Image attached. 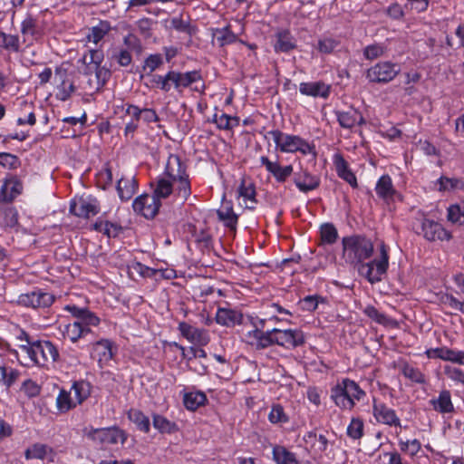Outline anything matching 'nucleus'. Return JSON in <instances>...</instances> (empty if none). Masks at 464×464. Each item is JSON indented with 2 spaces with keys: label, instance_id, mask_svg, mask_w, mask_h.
I'll list each match as a JSON object with an SVG mask.
<instances>
[{
  "label": "nucleus",
  "instance_id": "nucleus-27",
  "mask_svg": "<svg viewBox=\"0 0 464 464\" xmlns=\"http://www.w3.org/2000/svg\"><path fill=\"white\" fill-rule=\"evenodd\" d=\"M218 218L231 231H236L238 216L235 214L231 202H227L217 211Z\"/></svg>",
  "mask_w": 464,
  "mask_h": 464
},
{
  "label": "nucleus",
  "instance_id": "nucleus-33",
  "mask_svg": "<svg viewBox=\"0 0 464 464\" xmlns=\"http://www.w3.org/2000/svg\"><path fill=\"white\" fill-rule=\"evenodd\" d=\"M273 459L276 464H299L295 453L289 451L283 446L274 447Z\"/></svg>",
  "mask_w": 464,
  "mask_h": 464
},
{
  "label": "nucleus",
  "instance_id": "nucleus-43",
  "mask_svg": "<svg viewBox=\"0 0 464 464\" xmlns=\"http://www.w3.org/2000/svg\"><path fill=\"white\" fill-rule=\"evenodd\" d=\"M320 235L323 244L333 245L338 238V231L332 223L323 224L320 227Z\"/></svg>",
  "mask_w": 464,
  "mask_h": 464
},
{
  "label": "nucleus",
  "instance_id": "nucleus-39",
  "mask_svg": "<svg viewBox=\"0 0 464 464\" xmlns=\"http://www.w3.org/2000/svg\"><path fill=\"white\" fill-rule=\"evenodd\" d=\"M128 417L140 430L149 432L150 428V419L142 411L131 409L128 413Z\"/></svg>",
  "mask_w": 464,
  "mask_h": 464
},
{
  "label": "nucleus",
  "instance_id": "nucleus-32",
  "mask_svg": "<svg viewBox=\"0 0 464 464\" xmlns=\"http://www.w3.org/2000/svg\"><path fill=\"white\" fill-rule=\"evenodd\" d=\"M304 440L306 443H311L312 448L319 453H323L328 449L329 440L323 434L317 436L314 430L305 433Z\"/></svg>",
  "mask_w": 464,
  "mask_h": 464
},
{
  "label": "nucleus",
  "instance_id": "nucleus-6",
  "mask_svg": "<svg viewBox=\"0 0 464 464\" xmlns=\"http://www.w3.org/2000/svg\"><path fill=\"white\" fill-rule=\"evenodd\" d=\"M160 206V201L146 193L140 195L132 202L134 212L147 219H153L159 213Z\"/></svg>",
  "mask_w": 464,
  "mask_h": 464
},
{
  "label": "nucleus",
  "instance_id": "nucleus-12",
  "mask_svg": "<svg viewBox=\"0 0 464 464\" xmlns=\"http://www.w3.org/2000/svg\"><path fill=\"white\" fill-rule=\"evenodd\" d=\"M90 436L93 440H99L101 442L107 444H117L118 442L123 444L127 440L125 431L118 427L96 429Z\"/></svg>",
  "mask_w": 464,
  "mask_h": 464
},
{
  "label": "nucleus",
  "instance_id": "nucleus-25",
  "mask_svg": "<svg viewBox=\"0 0 464 464\" xmlns=\"http://www.w3.org/2000/svg\"><path fill=\"white\" fill-rule=\"evenodd\" d=\"M429 402L434 411L441 414L452 413L455 411L450 392L448 390H442L438 398H433Z\"/></svg>",
  "mask_w": 464,
  "mask_h": 464
},
{
  "label": "nucleus",
  "instance_id": "nucleus-51",
  "mask_svg": "<svg viewBox=\"0 0 464 464\" xmlns=\"http://www.w3.org/2000/svg\"><path fill=\"white\" fill-rule=\"evenodd\" d=\"M0 38H2V47L5 50L17 53L20 51L19 36L16 34H7L5 33H0Z\"/></svg>",
  "mask_w": 464,
  "mask_h": 464
},
{
  "label": "nucleus",
  "instance_id": "nucleus-41",
  "mask_svg": "<svg viewBox=\"0 0 464 464\" xmlns=\"http://www.w3.org/2000/svg\"><path fill=\"white\" fill-rule=\"evenodd\" d=\"M48 451L52 452L53 449L45 444L34 443L30 448L26 449L24 457L26 459H44Z\"/></svg>",
  "mask_w": 464,
  "mask_h": 464
},
{
  "label": "nucleus",
  "instance_id": "nucleus-3",
  "mask_svg": "<svg viewBox=\"0 0 464 464\" xmlns=\"http://www.w3.org/2000/svg\"><path fill=\"white\" fill-rule=\"evenodd\" d=\"M266 135L274 140L282 152L294 153L299 151L303 155L312 154L314 159L317 156L315 146L308 143L300 136L286 134L279 130H270Z\"/></svg>",
  "mask_w": 464,
  "mask_h": 464
},
{
  "label": "nucleus",
  "instance_id": "nucleus-16",
  "mask_svg": "<svg viewBox=\"0 0 464 464\" xmlns=\"http://www.w3.org/2000/svg\"><path fill=\"white\" fill-rule=\"evenodd\" d=\"M23 191V183L15 175H9L5 178L1 186L0 193L3 201L10 202L14 200Z\"/></svg>",
  "mask_w": 464,
  "mask_h": 464
},
{
  "label": "nucleus",
  "instance_id": "nucleus-48",
  "mask_svg": "<svg viewBox=\"0 0 464 464\" xmlns=\"http://www.w3.org/2000/svg\"><path fill=\"white\" fill-rule=\"evenodd\" d=\"M448 220L453 224H464V203L451 205L448 208Z\"/></svg>",
  "mask_w": 464,
  "mask_h": 464
},
{
  "label": "nucleus",
  "instance_id": "nucleus-38",
  "mask_svg": "<svg viewBox=\"0 0 464 464\" xmlns=\"http://www.w3.org/2000/svg\"><path fill=\"white\" fill-rule=\"evenodd\" d=\"M73 392L75 403L81 404L91 394V384L84 381L74 382L72 386Z\"/></svg>",
  "mask_w": 464,
  "mask_h": 464
},
{
  "label": "nucleus",
  "instance_id": "nucleus-42",
  "mask_svg": "<svg viewBox=\"0 0 464 464\" xmlns=\"http://www.w3.org/2000/svg\"><path fill=\"white\" fill-rule=\"evenodd\" d=\"M0 224L6 228L15 227L18 225L17 210L13 207L5 208L0 213Z\"/></svg>",
  "mask_w": 464,
  "mask_h": 464
},
{
  "label": "nucleus",
  "instance_id": "nucleus-21",
  "mask_svg": "<svg viewBox=\"0 0 464 464\" xmlns=\"http://www.w3.org/2000/svg\"><path fill=\"white\" fill-rule=\"evenodd\" d=\"M21 34L24 37L30 35L33 39L37 40L44 34V26L40 24L37 16L27 13L21 23Z\"/></svg>",
  "mask_w": 464,
  "mask_h": 464
},
{
  "label": "nucleus",
  "instance_id": "nucleus-50",
  "mask_svg": "<svg viewBox=\"0 0 464 464\" xmlns=\"http://www.w3.org/2000/svg\"><path fill=\"white\" fill-rule=\"evenodd\" d=\"M364 424L360 418H353L347 427V435L353 440H359L363 436Z\"/></svg>",
  "mask_w": 464,
  "mask_h": 464
},
{
  "label": "nucleus",
  "instance_id": "nucleus-7",
  "mask_svg": "<svg viewBox=\"0 0 464 464\" xmlns=\"http://www.w3.org/2000/svg\"><path fill=\"white\" fill-rule=\"evenodd\" d=\"M55 296L41 289L34 290L30 293L22 294L18 297V303L26 307L47 308L53 304Z\"/></svg>",
  "mask_w": 464,
  "mask_h": 464
},
{
  "label": "nucleus",
  "instance_id": "nucleus-55",
  "mask_svg": "<svg viewBox=\"0 0 464 464\" xmlns=\"http://www.w3.org/2000/svg\"><path fill=\"white\" fill-rule=\"evenodd\" d=\"M402 374L411 382L423 384L426 382L425 375L417 368L405 364L401 370Z\"/></svg>",
  "mask_w": 464,
  "mask_h": 464
},
{
  "label": "nucleus",
  "instance_id": "nucleus-49",
  "mask_svg": "<svg viewBox=\"0 0 464 464\" xmlns=\"http://www.w3.org/2000/svg\"><path fill=\"white\" fill-rule=\"evenodd\" d=\"M217 41L220 47L234 44L237 41V36L230 30L229 26L217 29Z\"/></svg>",
  "mask_w": 464,
  "mask_h": 464
},
{
  "label": "nucleus",
  "instance_id": "nucleus-31",
  "mask_svg": "<svg viewBox=\"0 0 464 464\" xmlns=\"http://www.w3.org/2000/svg\"><path fill=\"white\" fill-rule=\"evenodd\" d=\"M208 402L207 395L203 392H189L184 393L183 403L189 411H196Z\"/></svg>",
  "mask_w": 464,
  "mask_h": 464
},
{
  "label": "nucleus",
  "instance_id": "nucleus-9",
  "mask_svg": "<svg viewBox=\"0 0 464 464\" xmlns=\"http://www.w3.org/2000/svg\"><path fill=\"white\" fill-rule=\"evenodd\" d=\"M276 344L285 348H295L304 343V335L301 330H280L275 333Z\"/></svg>",
  "mask_w": 464,
  "mask_h": 464
},
{
  "label": "nucleus",
  "instance_id": "nucleus-19",
  "mask_svg": "<svg viewBox=\"0 0 464 464\" xmlns=\"http://www.w3.org/2000/svg\"><path fill=\"white\" fill-rule=\"evenodd\" d=\"M179 81L181 92L188 87H191L192 91L198 92H203L205 90V83L202 82L200 71L179 72Z\"/></svg>",
  "mask_w": 464,
  "mask_h": 464
},
{
  "label": "nucleus",
  "instance_id": "nucleus-52",
  "mask_svg": "<svg viewBox=\"0 0 464 464\" xmlns=\"http://www.w3.org/2000/svg\"><path fill=\"white\" fill-rule=\"evenodd\" d=\"M268 420L273 424L286 423L289 420L284 408L280 404H274L268 414Z\"/></svg>",
  "mask_w": 464,
  "mask_h": 464
},
{
  "label": "nucleus",
  "instance_id": "nucleus-56",
  "mask_svg": "<svg viewBox=\"0 0 464 464\" xmlns=\"http://www.w3.org/2000/svg\"><path fill=\"white\" fill-rule=\"evenodd\" d=\"M174 345L179 350L181 351V356L183 359H185L188 362V363L194 362L195 359H197V358H206L207 357V353L201 348L190 347L189 353H191V356H186L185 347H183L182 345H180L177 343H174Z\"/></svg>",
  "mask_w": 464,
  "mask_h": 464
},
{
  "label": "nucleus",
  "instance_id": "nucleus-23",
  "mask_svg": "<svg viewBox=\"0 0 464 464\" xmlns=\"http://www.w3.org/2000/svg\"><path fill=\"white\" fill-rule=\"evenodd\" d=\"M72 315L76 318L80 324L88 327L90 325L96 326L100 324V318L87 308H81L76 305H67L65 307Z\"/></svg>",
  "mask_w": 464,
  "mask_h": 464
},
{
  "label": "nucleus",
  "instance_id": "nucleus-2",
  "mask_svg": "<svg viewBox=\"0 0 464 464\" xmlns=\"http://www.w3.org/2000/svg\"><path fill=\"white\" fill-rule=\"evenodd\" d=\"M164 174L172 180V183H178L177 195L186 201L191 195V186L187 173V166L178 155H169Z\"/></svg>",
  "mask_w": 464,
  "mask_h": 464
},
{
  "label": "nucleus",
  "instance_id": "nucleus-45",
  "mask_svg": "<svg viewBox=\"0 0 464 464\" xmlns=\"http://www.w3.org/2000/svg\"><path fill=\"white\" fill-rule=\"evenodd\" d=\"M295 48V44L293 43L289 33L285 31L277 34V41L275 44L276 52L287 53Z\"/></svg>",
  "mask_w": 464,
  "mask_h": 464
},
{
  "label": "nucleus",
  "instance_id": "nucleus-26",
  "mask_svg": "<svg viewBox=\"0 0 464 464\" xmlns=\"http://www.w3.org/2000/svg\"><path fill=\"white\" fill-rule=\"evenodd\" d=\"M117 192L120 198L123 201H127L132 198L138 188V182L135 177L130 179L121 178L117 182Z\"/></svg>",
  "mask_w": 464,
  "mask_h": 464
},
{
  "label": "nucleus",
  "instance_id": "nucleus-36",
  "mask_svg": "<svg viewBox=\"0 0 464 464\" xmlns=\"http://www.w3.org/2000/svg\"><path fill=\"white\" fill-rule=\"evenodd\" d=\"M107 54L111 60L116 61L122 67L129 66L132 62L130 52L124 48H111L108 51Z\"/></svg>",
  "mask_w": 464,
  "mask_h": 464
},
{
  "label": "nucleus",
  "instance_id": "nucleus-8",
  "mask_svg": "<svg viewBox=\"0 0 464 464\" xmlns=\"http://www.w3.org/2000/svg\"><path fill=\"white\" fill-rule=\"evenodd\" d=\"M70 212L79 218H90L100 212V204L96 198L81 197L71 202Z\"/></svg>",
  "mask_w": 464,
  "mask_h": 464
},
{
  "label": "nucleus",
  "instance_id": "nucleus-5",
  "mask_svg": "<svg viewBox=\"0 0 464 464\" xmlns=\"http://www.w3.org/2000/svg\"><path fill=\"white\" fill-rule=\"evenodd\" d=\"M400 72L399 64L392 62H380L367 70L366 78L371 82L387 83L392 81Z\"/></svg>",
  "mask_w": 464,
  "mask_h": 464
},
{
  "label": "nucleus",
  "instance_id": "nucleus-11",
  "mask_svg": "<svg viewBox=\"0 0 464 464\" xmlns=\"http://www.w3.org/2000/svg\"><path fill=\"white\" fill-rule=\"evenodd\" d=\"M420 228L424 238L429 241L449 240L451 237L450 234L440 223L429 218L421 220Z\"/></svg>",
  "mask_w": 464,
  "mask_h": 464
},
{
  "label": "nucleus",
  "instance_id": "nucleus-54",
  "mask_svg": "<svg viewBox=\"0 0 464 464\" xmlns=\"http://www.w3.org/2000/svg\"><path fill=\"white\" fill-rule=\"evenodd\" d=\"M443 372L450 381L455 384H461L464 386V371L453 365H445Z\"/></svg>",
  "mask_w": 464,
  "mask_h": 464
},
{
  "label": "nucleus",
  "instance_id": "nucleus-60",
  "mask_svg": "<svg viewBox=\"0 0 464 464\" xmlns=\"http://www.w3.org/2000/svg\"><path fill=\"white\" fill-rule=\"evenodd\" d=\"M150 77V88H158L164 92H169V86L167 82V74L159 75V74H150L147 75Z\"/></svg>",
  "mask_w": 464,
  "mask_h": 464
},
{
  "label": "nucleus",
  "instance_id": "nucleus-22",
  "mask_svg": "<svg viewBox=\"0 0 464 464\" xmlns=\"http://www.w3.org/2000/svg\"><path fill=\"white\" fill-rule=\"evenodd\" d=\"M216 322L223 326L234 327L243 323V314L235 309L219 307L216 314Z\"/></svg>",
  "mask_w": 464,
  "mask_h": 464
},
{
  "label": "nucleus",
  "instance_id": "nucleus-57",
  "mask_svg": "<svg viewBox=\"0 0 464 464\" xmlns=\"http://www.w3.org/2000/svg\"><path fill=\"white\" fill-rule=\"evenodd\" d=\"M324 298L320 295H307L300 300L299 304L304 311L313 312L318 307L320 302H324Z\"/></svg>",
  "mask_w": 464,
  "mask_h": 464
},
{
  "label": "nucleus",
  "instance_id": "nucleus-58",
  "mask_svg": "<svg viewBox=\"0 0 464 464\" xmlns=\"http://www.w3.org/2000/svg\"><path fill=\"white\" fill-rule=\"evenodd\" d=\"M0 165L9 169H15L21 165L20 159L11 153L0 152Z\"/></svg>",
  "mask_w": 464,
  "mask_h": 464
},
{
  "label": "nucleus",
  "instance_id": "nucleus-18",
  "mask_svg": "<svg viewBox=\"0 0 464 464\" xmlns=\"http://www.w3.org/2000/svg\"><path fill=\"white\" fill-rule=\"evenodd\" d=\"M179 331L183 337L191 343L201 345H205L208 343V336L205 330L198 329L186 322H180L179 324Z\"/></svg>",
  "mask_w": 464,
  "mask_h": 464
},
{
  "label": "nucleus",
  "instance_id": "nucleus-24",
  "mask_svg": "<svg viewBox=\"0 0 464 464\" xmlns=\"http://www.w3.org/2000/svg\"><path fill=\"white\" fill-rule=\"evenodd\" d=\"M300 92L313 97L327 98L330 94V86L324 82H310L300 83Z\"/></svg>",
  "mask_w": 464,
  "mask_h": 464
},
{
  "label": "nucleus",
  "instance_id": "nucleus-10",
  "mask_svg": "<svg viewBox=\"0 0 464 464\" xmlns=\"http://www.w3.org/2000/svg\"><path fill=\"white\" fill-rule=\"evenodd\" d=\"M266 322V319L260 320L259 324L261 328L256 327L255 330L248 333V337L253 338L256 341L255 346L257 350L265 349L276 344L275 333L277 332V328L263 331L262 329L265 327ZM252 344H254V343H252Z\"/></svg>",
  "mask_w": 464,
  "mask_h": 464
},
{
  "label": "nucleus",
  "instance_id": "nucleus-62",
  "mask_svg": "<svg viewBox=\"0 0 464 464\" xmlns=\"http://www.w3.org/2000/svg\"><path fill=\"white\" fill-rule=\"evenodd\" d=\"M97 183L103 189L112 184V172L109 167L104 168L97 174Z\"/></svg>",
  "mask_w": 464,
  "mask_h": 464
},
{
  "label": "nucleus",
  "instance_id": "nucleus-20",
  "mask_svg": "<svg viewBox=\"0 0 464 464\" xmlns=\"http://www.w3.org/2000/svg\"><path fill=\"white\" fill-rule=\"evenodd\" d=\"M334 164L338 177L350 184L352 188H356L358 187L357 179L341 154L337 153L334 156Z\"/></svg>",
  "mask_w": 464,
  "mask_h": 464
},
{
  "label": "nucleus",
  "instance_id": "nucleus-59",
  "mask_svg": "<svg viewBox=\"0 0 464 464\" xmlns=\"http://www.w3.org/2000/svg\"><path fill=\"white\" fill-rule=\"evenodd\" d=\"M440 190H448L455 188H462L464 183L461 179L457 178L440 177L439 179Z\"/></svg>",
  "mask_w": 464,
  "mask_h": 464
},
{
  "label": "nucleus",
  "instance_id": "nucleus-30",
  "mask_svg": "<svg viewBox=\"0 0 464 464\" xmlns=\"http://www.w3.org/2000/svg\"><path fill=\"white\" fill-rule=\"evenodd\" d=\"M331 398L340 408L351 410L354 406V401L349 397L340 383H337L331 389Z\"/></svg>",
  "mask_w": 464,
  "mask_h": 464
},
{
  "label": "nucleus",
  "instance_id": "nucleus-28",
  "mask_svg": "<svg viewBox=\"0 0 464 464\" xmlns=\"http://www.w3.org/2000/svg\"><path fill=\"white\" fill-rule=\"evenodd\" d=\"M92 357L97 359L100 362H108L112 359L111 343L109 340H100L92 346Z\"/></svg>",
  "mask_w": 464,
  "mask_h": 464
},
{
  "label": "nucleus",
  "instance_id": "nucleus-44",
  "mask_svg": "<svg viewBox=\"0 0 464 464\" xmlns=\"http://www.w3.org/2000/svg\"><path fill=\"white\" fill-rule=\"evenodd\" d=\"M339 383L353 401L354 399L360 401L365 395V392L354 381L344 379Z\"/></svg>",
  "mask_w": 464,
  "mask_h": 464
},
{
  "label": "nucleus",
  "instance_id": "nucleus-63",
  "mask_svg": "<svg viewBox=\"0 0 464 464\" xmlns=\"http://www.w3.org/2000/svg\"><path fill=\"white\" fill-rule=\"evenodd\" d=\"M163 63L160 54H150L144 62L143 70L150 69L147 75L152 72Z\"/></svg>",
  "mask_w": 464,
  "mask_h": 464
},
{
  "label": "nucleus",
  "instance_id": "nucleus-37",
  "mask_svg": "<svg viewBox=\"0 0 464 464\" xmlns=\"http://www.w3.org/2000/svg\"><path fill=\"white\" fill-rule=\"evenodd\" d=\"M153 426L160 433L172 434L179 430L178 425L175 422L159 414L153 416Z\"/></svg>",
  "mask_w": 464,
  "mask_h": 464
},
{
  "label": "nucleus",
  "instance_id": "nucleus-61",
  "mask_svg": "<svg viewBox=\"0 0 464 464\" xmlns=\"http://www.w3.org/2000/svg\"><path fill=\"white\" fill-rule=\"evenodd\" d=\"M363 313L369 318L380 324H386L387 317L384 314L380 313L373 305H367L363 309Z\"/></svg>",
  "mask_w": 464,
  "mask_h": 464
},
{
  "label": "nucleus",
  "instance_id": "nucleus-14",
  "mask_svg": "<svg viewBox=\"0 0 464 464\" xmlns=\"http://www.w3.org/2000/svg\"><path fill=\"white\" fill-rule=\"evenodd\" d=\"M336 119L343 129H352L356 124L359 126L366 123L362 112L353 107L347 111H335Z\"/></svg>",
  "mask_w": 464,
  "mask_h": 464
},
{
  "label": "nucleus",
  "instance_id": "nucleus-15",
  "mask_svg": "<svg viewBox=\"0 0 464 464\" xmlns=\"http://www.w3.org/2000/svg\"><path fill=\"white\" fill-rule=\"evenodd\" d=\"M294 183L301 192L307 193L318 188L321 180L318 176L313 175L307 169H301L295 173Z\"/></svg>",
  "mask_w": 464,
  "mask_h": 464
},
{
  "label": "nucleus",
  "instance_id": "nucleus-53",
  "mask_svg": "<svg viewBox=\"0 0 464 464\" xmlns=\"http://www.w3.org/2000/svg\"><path fill=\"white\" fill-rule=\"evenodd\" d=\"M123 44L125 45L126 50L129 52H133L137 55L141 54L143 51L141 41L133 34H128L123 38Z\"/></svg>",
  "mask_w": 464,
  "mask_h": 464
},
{
  "label": "nucleus",
  "instance_id": "nucleus-1",
  "mask_svg": "<svg viewBox=\"0 0 464 464\" xmlns=\"http://www.w3.org/2000/svg\"><path fill=\"white\" fill-rule=\"evenodd\" d=\"M343 256L346 263L358 266L359 272L371 283L374 284L382 280L389 267V254L384 243L381 244L380 258L369 259L373 254V243L364 235H351L343 237Z\"/></svg>",
  "mask_w": 464,
  "mask_h": 464
},
{
  "label": "nucleus",
  "instance_id": "nucleus-35",
  "mask_svg": "<svg viewBox=\"0 0 464 464\" xmlns=\"http://www.w3.org/2000/svg\"><path fill=\"white\" fill-rule=\"evenodd\" d=\"M173 192V184L170 179L160 178L156 182V187L152 196L159 201L161 198H167Z\"/></svg>",
  "mask_w": 464,
  "mask_h": 464
},
{
  "label": "nucleus",
  "instance_id": "nucleus-17",
  "mask_svg": "<svg viewBox=\"0 0 464 464\" xmlns=\"http://www.w3.org/2000/svg\"><path fill=\"white\" fill-rule=\"evenodd\" d=\"M260 161L279 183L285 182L293 174L292 165L281 166L277 161H271L266 156H262Z\"/></svg>",
  "mask_w": 464,
  "mask_h": 464
},
{
  "label": "nucleus",
  "instance_id": "nucleus-46",
  "mask_svg": "<svg viewBox=\"0 0 464 464\" xmlns=\"http://www.w3.org/2000/svg\"><path fill=\"white\" fill-rule=\"evenodd\" d=\"M57 409L60 412H66L76 406V403L71 397V393L65 390H61L56 399Z\"/></svg>",
  "mask_w": 464,
  "mask_h": 464
},
{
  "label": "nucleus",
  "instance_id": "nucleus-13",
  "mask_svg": "<svg viewBox=\"0 0 464 464\" xmlns=\"http://www.w3.org/2000/svg\"><path fill=\"white\" fill-rule=\"evenodd\" d=\"M373 416L379 423L389 425V426H401V420L396 415L394 410L389 408L383 402H378L373 400L372 407Z\"/></svg>",
  "mask_w": 464,
  "mask_h": 464
},
{
  "label": "nucleus",
  "instance_id": "nucleus-29",
  "mask_svg": "<svg viewBox=\"0 0 464 464\" xmlns=\"http://www.w3.org/2000/svg\"><path fill=\"white\" fill-rule=\"evenodd\" d=\"M376 194L382 199H392L397 194L389 175L382 176L375 187Z\"/></svg>",
  "mask_w": 464,
  "mask_h": 464
},
{
  "label": "nucleus",
  "instance_id": "nucleus-47",
  "mask_svg": "<svg viewBox=\"0 0 464 464\" xmlns=\"http://www.w3.org/2000/svg\"><path fill=\"white\" fill-rule=\"evenodd\" d=\"M19 372L13 368H7L0 364V382L7 388L11 387L17 380Z\"/></svg>",
  "mask_w": 464,
  "mask_h": 464
},
{
  "label": "nucleus",
  "instance_id": "nucleus-34",
  "mask_svg": "<svg viewBox=\"0 0 464 464\" xmlns=\"http://www.w3.org/2000/svg\"><path fill=\"white\" fill-rule=\"evenodd\" d=\"M111 30V23L106 20H101L97 25L91 28L87 38L90 42L97 44Z\"/></svg>",
  "mask_w": 464,
  "mask_h": 464
},
{
  "label": "nucleus",
  "instance_id": "nucleus-4",
  "mask_svg": "<svg viewBox=\"0 0 464 464\" xmlns=\"http://www.w3.org/2000/svg\"><path fill=\"white\" fill-rule=\"evenodd\" d=\"M34 363L44 366L48 362H54L59 358V352L56 346L50 341L38 340L31 345H21Z\"/></svg>",
  "mask_w": 464,
  "mask_h": 464
},
{
  "label": "nucleus",
  "instance_id": "nucleus-40",
  "mask_svg": "<svg viewBox=\"0 0 464 464\" xmlns=\"http://www.w3.org/2000/svg\"><path fill=\"white\" fill-rule=\"evenodd\" d=\"M65 333L72 343H76L80 338L90 334L91 330L89 327H85L75 321L66 325Z\"/></svg>",
  "mask_w": 464,
  "mask_h": 464
},
{
  "label": "nucleus",
  "instance_id": "nucleus-64",
  "mask_svg": "<svg viewBox=\"0 0 464 464\" xmlns=\"http://www.w3.org/2000/svg\"><path fill=\"white\" fill-rule=\"evenodd\" d=\"M384 53V48L378 44H370L363 50V55L368 60H374L382 56Z\"/></svg>",
  "mask_w": 464,
  "mask_h": 464
}]
</instances>
